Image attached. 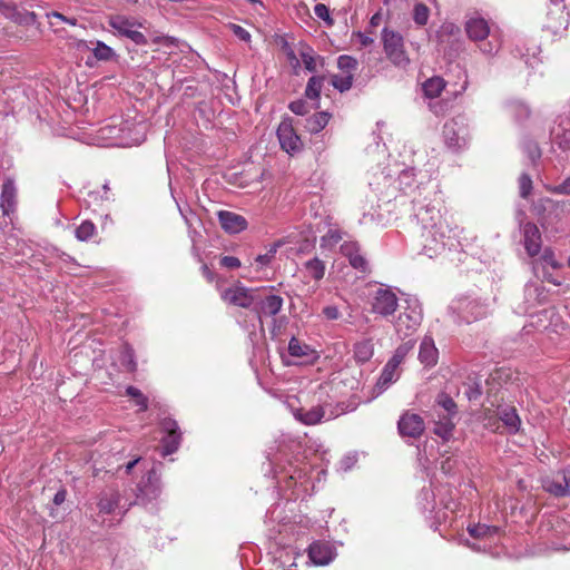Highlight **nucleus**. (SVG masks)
<instances>
[{"label":"nucleus","mask_w":570,"mask_h":570,"mask_svg":"<svg viewBox=\"0 0 570 570\" xmlns=\"http://www.w3.org/2000/svg\"><path fill=\"white\" fill-rule=\"evenodd\" d=\"M156 480L155 470H150L148 472V484L145 487H138V493L134 494L132 490H128L127 488L118 489V488H107L99 494L97 507L99 512L102 514H111L118 513L121 517L126 514V512L132 507L137 500L144 498H155L159 489L154 483L153 480Z\"/></svg>","instance_id":"nucleus-1"},{"label":"nucleus","mask_w":570,"mask_h":570,"mask_svg":"<svg viewBox=\"0 0 570 570\" xmlns=\"http://www.w3.org/2000/svg\"><path fill=\"white\" fill-rule=\"evenodd\" d=\"M381 41L383 51L391 63L399 68H406L409 66L410 58L406 55L404 39L400 32L384 27L381 32Z\"/></svg>","instance_id":"nucleus-2"},{"label":"nucleus","mask_w":570,"mask_h":570,"mask_svg":"<svg viewBox=\"0 0 570 570\" xmlns=\"http://www.w3.org/2000/svg\"><path fill=\"white\" fill-rule=\"evenodd\" d=\"M108 24L114 29L115 35L131 40L137 46H146L147 38L138 29L144 28V23L134 17L126 14H111L108 17Z\"/></svg>","instance_id":"nucleus-3"},{"label":"nucleus","mask_w":570,"mask_h":570,"mask_svg":"<svg viewBox=\"0 0 570 570\" xmlns=\"http://www.w3.org/2000/svg\"><path fill=\"white\" fill-rule=\"evenodd\" d=\"M423 313L420 302L416 298L406 301V307L401 312L394 322V328L400 337L412 335L421 325Z\"/></svg>","instance_id":"nucleus-4"},{"label":"nucleus","mask_w":570,"mask_h":570,"mask_svg":"<svg viewBox=\"0 0 570 570\" xmlns=\"http://www.w3.org/2000/svg\"><path fill=\"white\" fill-rule=\"evenodd\" d=\"M370 306L373 314L383 318L392 316L399 307V298L390 286L381 285L370 295Z\"/></svg>","instance_id":"nucleus-5"},{"label":"nucleus","mask_w":570,"mask_h":570,"mask_svg":"<svg viewBox=\"0 0 570 570\" xmlns=\"http://www.w3.org/2000/svg\"><path fill=\"white\" fill-rule=\"evenodd\" d=\"M220 298L228 305L249 308L257 299V289L248 288L240 282L220 291Z\"/></svg>","instance_id":"nucleus-6"},{"label":"nucleus","mask_w":570,"mask_h":570,"mask_svg":"<svg viewBox=\"0 0 570 570\" xmlns=\"http://www.w3.org/2000/svg\"><path fill=\"white\" fill-rule=\"evenodd\" d=\"M524 213L519 212L518 220L522 234V244L527 254L531 257L537 256L542 247L541 233L538 226L532 222H523Z\"/></svg>","instance_id":"nucleus-7"},{"label":"nucleus","mask_w":570,"mask_h":570,"mask_svg":"<svg viewBox=\"0 0 570 570\" xmlns=\"http://www.w3.org/2000/svg\"><path fill=\"white\" fill-rule=\"evenodd\" d=\"M445 238V227L421 230L423 254L433 258L444 253L446 246Z\"/></svg>","instance_id":"nucleus-8"},{"label":"nucleus","mask_w":570,"mask_h":570,"mask_svg":"<svg viewBox=\"0 0 570 570\" xmlns=\"http://www.w3.org/2000/svg\"><path fill=\"white\" fill-rule=\"evenodd\" d=\"M161 430L165 435L161 438L160 453L163 456H167L178 450L181 441V432L179 430L178 423L170 417L163 420Z\"/></svg>","instance_id":"nucleus-9"},{"label":"nucleus","mask_w":570,"mask_h":570,"mask_svg":"<svg viewBox=\"0 0 570 570\" xmlns=\"http://www.w3.org/2000/svg\"><path fill=\"white\" fill-rule=\"evenodd\" d=\"M255 317L263 327V317L275 316L283 307V298L278 295L269 294L262 297L257 289V299L253 304Z\"/></svg>","instance_id":"nucleus-10"},{"label":"nucleus","mask_w":570,"mask_h":570,"mask_svg":"<svg viewBox=\"0 0 570 570\" xmlns=\"http://www.w3.org/2000/svg\"><path fill=\"white\" fill-rule=\"evenodd\" d=\"M415 217L421 224V230L445 227L442 223L440 209L430 204L415 203Z\"/></svg>","instance_id":"nucleus-11"},{"label":"nucleus","mask_w":570,"mask_h":570,"mask_svg":"<svg viewBox=\"0 0 570 570\" xmlns=\"http://www.w3.org/2000/svg\"><path fill=\"white\" fill-rule=\"evenodd\" d=\"M459 315L465 323L475 322L484 317L488 313V306L475 298H461L458 301Z\"/></svg>","instance_id":"nucleus-12"},{"label":"nucleus","mask_w":570,"mask_h":570,"mask_svg":"<svg viewBox=\"0 0 570 570\" xmlns=\"http://www.w3.org/2000/svg\"><path fill=\"white\" fill-rule=\"evenodd\" d=\"M397 429L402 438L417 439L424 432L425 424L419 414L405 412L397 422Z\"/></svg>","instance_id":"nucleus-13"},{"label":"nucleus","mask_w":570,"mask_h":570,"mask_svg":"<svg viewBox=\"0 0 570 570\" xmlns=\"http://www.w3.org/2000/svg\"><path fill=\"white\" fill-rule=\"evenodd\" d=\"M309 560L315 566H327L336 558L335 548L326 541H314L307 549Z\"/></svg>","instance_id":"nucleus-14"},{"label":"nucleus","mask_w":570,"mask_h":570,"mask_svg":"<svg viewBox=\"0 0 570 570\" xmlns=\"http://www.w3.org/2000/svg\"><path fill=\"white\" fill-rule=\"evenodd\" d=\"M341 253L348 259L350 265L354 269L364 274L370 272L368 261L362 254L358 243L354 240H345L341 245Z\"/></svg>","instance_id":"nucleus-15"},{"label":"nucleus","mask_w":570,"mask_h":570,"mask_svg":"<svg viewBox=\"0 0 570 570\" xmlns=\"http://www.w3.org/2000/svg\"><path fill=\"white\" fill-rule=\"evenodd\" d=\"M0 13L18 24H33L37 20V14L27 10H19L17 6L9 0L0 1Z\"/></svg>","instance_id":"nucleus-16"},{"label":"nucleus","mask_w":570,"mask_h":570,"mask_svg":"<svg viewBox=\"0 0 570 570\" xmlns=\"http://www.w3.org/2000/svg\"><path fill=\"white\" fill-rule=\"evenodd\" d=\"M220 227L227 234H238L245 230L248 226L246 218L239 214L229 210H219L217 213Z\"/></svg>","instance_id":"nucleus-17"},{"label":"nucleus","mask_w":570,"mask_h":570,"mask_svg":"<svg viewBox=\"0 0 570 570\" xmlns=\"http://www.w3.org/2000/svg\"><path fill=\"white\" fill-rule=\"evenodd\" d=\"M0 207L3 216H10L17 209V187L12 178H7L2 184Z\"/></svg>","instance_id":"nucleus-18"},{"label":"nucleus","mask_w":570,"mask_h":570,"mask_svg":"<svg viewBox=\"0 0 570 570\" xmlns=\"http://www.w3.org/2000/svg\"><path fill=\"white\" fill-rule=\"evenodd\" d=\"M465 32L472 41H483L490 35L489 22L482 17H471L465 22Z\"/></svg>","instance_id":"nucleus-19"},{"label":"nucleus","mask_w":570,"mask_h":570,"mask_svg":"<svg viewBox=\"0 0 570 570\" xmlns=\"http://www.w3.org/2000/svg\"><path fill=\"white\" fill-rule=\"evenodd\" d=\"M497 415L503 423L508 433L515 434L521 428V419L514 406L499 405L497 409Z\"/></svg>","instance_id":"nucleus-20"},{"label":"nucleus","mask_w":570,"mask_h":570,"mask_svg":"<svg viewBox=\"0 0 570 570\" xmlns=\"http://www.w3.org/2000/svg\"><path fill=\"white\" fill-rule=\"evenodd\" d=\"M419 360L426 367H432L438 363L439 351L431 336H424L420 344Z\"/></svg>","instance_id":"nucleus-21"},{"label":"nucleus","mask_w":570,"mask_h":570,"mask_svg":"<svg viewBox=\"0 0 570 570\" xmlns=\"http://www.w3.org/2000/svg\"><path fill=\"white\" fill-rule=\"evenodd\" d=\"M400 368L386 363L374 386L375 394L380 395L383 392H385L393 383H395L400 379Z\"/></svg>","instance_id":"nucleus-22"},{"label":"nucleus","mask_w":570,"mask_h":570,"mask_svg":"<svg viewBox=\"0 0 570 570\" xmlns=\"http://www.w3.org/2000/svg\"><path fill=\"white\" fill-rule=\"evenodd\" d=\"M461 30L453 22H444L436 31L435 39L440 49L445 50L448 46H451L460 37Z\"/></svg>","instance_id":"nucleus-23"},{"label":"nucleus","mask_w":570,"mask_h":570,"mask_svg":"<svg viewBox=\"0 0 570 570\" xmlns=\"http://www.w3.org/2000/svg\"><path fill=\"white\" fill-rule=\"evenodd\" d=\"M294 417L305 425H314L322 421L325 415L324 407L322 405H315L309 409L299 407L293 410Z\"/></svg>","instance_id":"nucleus-24"},{"label":"nucleus","mask_w":570,"mask_h":570,"mask_svg":"<svg viewBox=\"0 0 570 570\" xmlns=\"http://www.w3.org/2000/svg\"><path fill=\"white\" fill-rule=\"evenodd\" d=\"M546 298L543 287L535 284H528L524 287V312L543 303Z\"/></svg>","instance_id":"nucleus-25"},{"label":"nucleus","mask_w":570,"mask_h":570,"mask_svg":"<svg viewBox=\"0 0 570 570\" xmlns=\"http://www.w3.org/2000/svg\"><path fill=\"white\" fill-rule=\"evenodd\" d=\"M469 534L479 540H491L499 535V528L488 524H472L468 527Z\"/></svg>","instance_id":"nucleus-26"},{"label":"nucleus","mask_w":570,"mask_h":570,"mask_svg":"<svg viewBox=\"0 0 570 570\" xmlns=\"http://www.w3.org/2000/svg\"><path fill=\"white\" fill-rule=\"evenodd\" d=\"M374 354V345L372 340H363L354 345V358L357 363L368 362Z\"/></svg>","instance_id":"nucleus-27"},{"label":"nucleus","mask_w":570,"mask_h":570,"mask_svg":"<svg viewBox=\"0 0 570 570\" xmlns=\"http://www.w3.org/2000/svg\"><path fill=\"white\" fill-rule=\"evenodd\" d=\"M446 82L441 77H432L423 82L424 95L429 98H436L444 90Z\"/></svg>","instance_id":"nucleus-28"},{"label":"nucleus","mask_w":570,"mask_h":570,"mask_svg":"<svg viewBox=\"0 0 570 570\" xmlns=\"http://www.w3.org/2000/svg\"><path fill=\"white\" fill-rule=\"evenodd\" d=\"M324 77L313 76L308 79L305 88V97L318 101L323 88Z\"/></svg>","instance_id":"nucleus-29"},{"label":"nucleus","mask_w":570,"mask_h":570,"mask_svg":"<svg viewBox=\"0 0 570 570\" xmlns=\"http://www.w3.org/2000/svg\"><path fill=\"white\" fill-rule=\"evenodd\" d=\"M343 234L337 228H330L320 239L321 248L333 249L343 239Z\"/></svg>","instance_id":"nucleus-30"},{"label":"nucleus","mask_w":570,"mask_h":570,"mask_svg":"<svg viewBox=\"0 0 570 570\" xmlns=\"http://www.w3.org/2000/svg\"><path fill=\"white\" fill-rule=\"evenodd\" d=\"M414 347V343L412 341H407L402 343L396 347L391 358L386 362L387 364L400 368V365L403 363L404 358L409 354V352Z\"/></svg>","instance_id":"nucleus-31"},{"label":"nucleus","mask_w":570,"mask_h":570,"mask_svg":"<svg viewBox=\"0 0 570 570\" xmlns=\"http://www.w3.org/2000/svg\"><path fill=\"white\" fill-rule=\"evenodd\" d=\"M277 137L279 142H295L298 139L294 131L292 121L284 119L277 128Z\"/></svg>","instance_id":"nucleus-32"},{"label":"nucleus","mask_w":570,"mask_h":570,"mask_svg":"<svg viewBox=\"0 0 570 570\" xmlns=\"http://www.w3.org/2000/svg\"><path fill=\"white\" fill-rule=\"evenodd\" d=\"M453 417L443 416L435 422L434 433L443 440H449L452 436L454 430Z\"/></svg>","instance_id":"nucleus-33"},{"label":"nucleus","mask_w":570,"mask_h":570,"mask_svg":"<svg viewBox=\"0 0 570 570\" xmlns=\"http://www.w3.org/2000/svg\"><path fill=\"white\" fill-rule=\"evenodd\" d=\"M460 131H463V128H459L458 121L453 119L446 121L443 126L445 142H459L460 139H464V137L460 135Z\"/></svg>","instance_id":"nucleus-34"},{"label":"nucleus","mask_w":570,"mask_h":570,"mask_svg":"<svg viewBox=\"0 0 570 570\" xmlns=\"http://www.w3.org/2000/svg\"><path fill=\"white\" fill-rule=\"evenodd\" d=\"M305 269L312 278L321 281L325 274V264L320 258L314 257L305 263Z\"/></svg>","instance_id":"nucleus-35"},{"label":"nucleus","mask_w":570,"mask_h":570,"mask_svg":"<svg viewBox=\"0 0 570 570\" xmlns=\"http://www.w3.org/2000/svg\"><path fill=\"white\" fill-rule=\"evenodd\" d=\"M414 177L415 173L413 167L402 169L397 178L400 189L404 193L412 190Z\"/></svg>","instance_id":"nucleus-36"},{"label":"nucleus","mask_w":570,"mask_h":570,"mask_svg":"<svg viewBox=\"0 0 570 570\" xmlns=\"http://www.w3.org/2000/svg\"><path fill=\"white\" fill-rule=\"evenodd\" d=\"M330 114L322 111L317 112L307 119V128L312 132L321 131L330 120Z\"/></svg>","instance_id":"nucleus-37"},{"label":"nucleus","mask_w":570,"mask_h":570,"mask_svg":"<svg viewBox=\"0 0 570 570\" xmlns=\"http://www.w3.org/2000/svg\"><path fill=\"white\" fill-rule=\"evenodd\" d=\"M313 351L311 350V347L305 344V343H302L299 340H297L296 337H292L289 340V343H288V353L291 356H294V357H303V356H308L309 353H312Z\"/></svg>","instance_id":"nucleus-38"},{"label":"nucleus","mask_w":570,"mask_h":570,"mask_svg":"<svg viewBox=\"0 0 570 570\" xmlns=\"http://www.w3.org/2000/svg\"><path fill=\"white\" fill-rule=\"evenodd\" d=\"M96 233V226L91 220H83L75 230V236L80 242H88Z\"/></svg>","instance_id":"nucleus-39"},{"label":"nucleus","mask_w":570,"mask_h":570,"mask_svg":"<svg viewBox=\"0 0 570 570\" xmlns=\"http://www.w3.org/2000/svg\"><path fill=\"white\" fill-rule=\"evenodd\" d=\"M91 50L94 57L100 61H109L116 56L111 47L99 40L96 41V46Z\"/></svg>","instance_id":"nucleus-40"},{"label":"nucleus","mask_w":570,"mask_h":570,"mask_svg":"<svg viewBox=\"0 0 570 570\" xmlns=\"http://www.w3.org/2000/svg\"><path fill=\"white\" fill-rule=\"evenodd\" d=\"M543 488L546 491L556 497H567L570 494V488L566 482L562 484L561 482L554 480H546Z\"/></svg>","instance_id":"nucleus-41"},{"label":"nucleus","mask_w":570,"mask_h":570,"mask_svg":"<svg viewBox=\"0 0 570 570\" xmlns=\"http://www.w3.org/2000/svg\"><path fill=\"white\" fill-rule=\"evenodd\" d=\"M551 142H570V129L563 126V121L551 129Z\"/></svg>","instance_id":"nucleus-42"},{"label":"nucleus","mask_w":570,"mask_h":570,"mask_svg":"<svg viewBox=\"0 0 570 570\" xmlns=\"http://www.w3.org/2000/svg\"><path fill=\"white\" fill-rule=\"evenodd\" d=\"M302 62L308 71H316V57L314 50L307 46H304L299 51Z\"/></svg>","instance_id":"nucleus-43"},{"label":"nucleus","mask_w":570,"mask_h":570,"mask_svg":"<svg viewBox=\"0 0 570 570\" xmlns=\"http://www.w3.org/2000/svg\"><path fill=\"white\" fill-rule=\"evenodd\" d=\"M429 16H430V10L424 3L419 2L414 6L413 20L416 24L425 26L428 23Z\"/></svg>","instance_id":"nucleus-44"},{"label":"nucleus","mask_w":570,"mask_h":570,"mask_svg":"<svg viewBox=\"0 0 570 570\" xmlns=\"http://www.w3.org/2000/svg\"><path fill=\"white\" fill-rule=\"evenodd\" d=\"M333 87L341 92L348 90L353 85V75L347 73L345 76L334 75L331 80Z\"/></svg>","instance_id":"nucleus-45"},{"label":"nucleus","mask_w":570,"mask_h":570,"mask_svg":"<svg viewBox=\"0 0 570 570\" xmlns=\"http://www.w3.org/2000/svg\"><path fill=\"white\" fill-rule=\"evenodd\" d=\"M438 404L446 412L444 416L453 417L456 414V404L446 394H441L438 399Z\"/></svg>","instance_id":"nucleus-46"},{"label":"nucleus","mask_w":570,"mask_h":570,"mask_svg":"<svg viewBox=\"0 0 570 570\" xmlns=\"http://www.w3.org/2000/svg\"><path fill=\"white\" fill-rule=\"evenodd\" d=\"M126 393L136 400V404L140 407L141 411H146L148 409V400L139 389L135 386H128L126 389Z\"/></svg>","instance_id":"nucleus-47"},{"label":"nucleus","mask_w":570,"mask_h":570,"mask_svg":"<svg viewBox=\"0 0 570 570\" xmlns=\"http://www.w3.org/2000/svg\"><path fill=\"white\" fill-rule=\"evenodd\" d=\"M357 60L351 56L343 55L337 59V66L341 70L351 73L357 68Z\"/></svg>","instance_id":"nucleus-48"},{"label":"nucleus","mask_w":570,"mask_h":570,"mask_svg":"<svg viewBox=\"0 0 570 570\" xmlns=\"http://www.w3.org/2000/svg\"><path fill=\"white\" fill-rule=\"evenodd\" d=\"M278 244H274L265 254H261L255 258V263L262 268L268 266L275 258Z\"/></svg>","instance_id":"nucleus-49"},{"label":"nucleus","mask_w":570,"mask_h":570,"mask_svg":"<svg viewBox=\"0 0 570 570\" xmlns=\"http://www.w3.org/2000/svg\"><path fill=\"white\" fill-rule=\"evenodd\" d=\"M314 13L318 19L323 20L328 27L333 26L334 20L331 17L330 9L326 4H324V3L315 4Z\"/></svg>","instance_id":"nucleus-50"},{"label":"nucleus","mask_w":570,"mask_h":570,"mask_svg":"<svg viewBox=\"0 0 570 570\" xmlns=\"http://www.w3.org/2000/svg\"><path fill=\"white\" fill-rule=\"evenodd\" d=\"M520 196L528 198L532 190V179L528 174H522L519 178Z\"/></svg>","instance_id":"nucleus-51"},{"label":"nucleus","mask_w":570,"mask_h":570,"mask_svg":"<svg viewBox=\"0 0 570 570\" xmlns=\"http://www.w3.org/2000/svg\"><path fill=\"white\" fill-rule=\"evenodd\" d=\"M121 363L127 367L128 371L132 372L136 370V362L134 358V351L129 346H125L121 352Z\"/></svg>","instance_id":"nucleus-52"},{"label":"nucleus","mask_w":570,"mask_h":570,"mask_svg":"<svg viewBox=\"0 0 570 570\" xmlns=\"http://www.w3.org/2000/svg\"><path fill=\"white\" fill-rule=\"evenodd\" d=\"M288 108L292 112H294L295 115H298V116H304V115L308 114V111H309V107H308L307 102L303 99L292 101L288 105Z\"/></svg>","instance_id":"nucleus-53"},{"label":"nucleus","mask_w":570,"mask_h":570,"mask_svg":"<svg viewBox=\"0 0 570 570\" xmlns=\"http://www.w3.org/2000/svg\"><path fill=\"white\" fill-rule=\"evenodd\" d=\"M373 31L368 29L366 32L354 31L352 38H356L363 48L370 47L374 43V39L370 36Z\"/></svg>","instance_id":"nucleus-54"},{"label":"nucleus","mask_w":570,"mask_h":570,"mask_svg":"<svg viewBox=\"0 0 570 570\" xmlns=\"http://www.w3.org/2000/svg\"><path fill=\"white\" fill-rule=\"evenodd\" d=\"M322 314L327 321H337L342 316V313L336 305H327L323 307Z\"/></svg>","instance_id":"nucleus-55"},{"label":"nucleus","mask_w":570,"mask_h":570,"mask_svg":"<svg viewBox=\"0 0 570 570\" xmlns=\"http://www.w3.org/2000/svg\"><path fill=\"white\" fill-rule=\"evenodd\" d=\"M541 259L544 264L551 266L553 269L561 267V264L557 262L554 253L551 248H546L542 253Z\"/></svg>","instance_id":"nucleus-56"},{"label":"nucleus","mask_w":570,"mask_h":570,"mask_svg":"<svg viewBox=\"0 0 570 570\" xmlns=\"http://www.w3.org/2000/svg\"><path fill=\"white\" fill-rule=\"evenodd\" d=\"M513 115L518 121L525 119L530 115V110L528 106L524 104L518 102L512 107Z\"/></svg>","instance_id":"nucleus-57"},{"label":"nucleus","mask_w":570,"mask_h":570,"mask_svg":"<svg viewBox=\"0 0 570 570\" xmlns=\"http://www.w3.org/2000/svg\"><path fill=\"white\" fill-rule=\"evenodd\" d=\"M464 394L469 401L478 400L482 394L481 385L479 383L469 384Z\"/></svg>","instance_id":"nucleus-58"},{"label":"nucleus","mask_w":570,"mask_h":570,"mask_svg":"<svg viewBox=\"0 0 570 570\" xmlns=\"http://www.w3.org/2000/svg\"><path fill=\"white\" fill-rule=\"evenodd\" d=\"M220 266L228 269H235L240 267V261L235 256H223L219 261Z\"/></svg>","instance_id":"nucleus-59"},{"label":"nucleus","mask_w":570,"mask_h":570,"mask_svg":"<svg viewBox=\"0 0 570 570\" xmlns=\"http://www.w3.org/2000/svg\"><path fill=\"white\" fill-rule=\"evenodd\" d=\"M550 190L558 195H570V176L561 184L553 186Z\"/></svg>","instance_id":"nucleus-60"},{"label":"nucleus","mask_w":570,"mask_h":570,"mask_svg":"<svg viewBox=\"0 0 570 570\" xmlns=\"http://www.w3.org/2000/svg\"><path fill=\"white\" fill-rule=\"evenodd\" d=\"M524 153L528 155L532 164H535V161L540 159L542 155L539 145H527Z\"/></svg>","instance_id":"nucleus-61"},{"label":"nucleus","mask_w":570,"mask_h":570,"mask_svg":"<svg viewBox=\"0 0 570 570\" xmlns=\"http://www.w3.org/2000/svg\"><path fill=\"white\" fill-rule=\"evenodd\" d=\"M230 29L233 31V33L239 38L240 40L243 41H249L250 39V33L244 29L243 27L238 26V24H232L230 26Z\"/></svg>","instance_id":"nucleus-62"},{"label":"nucleus","mask_w":570,"mask_h":570,"mask_svg":"<svg viewBox=\"0 0 570 570\" xmlns=\"http://www.w3.org/2000/svg\"><path fill=\"white\" fill-rule=\"evenodd\" d=\"M47 17L48 18H57L60 21L66 22L70 26H77V23H78V20L76 18L66 17L65 14H62L58 11H52V12L48 13Z\"/></svg>","instance_id":"nucleus-63"},{"label":"nucleus","mask_w":570,"mask_h":570,"mask_svg":"<svg viewBox=\"0 0 570 570\" xmlns=\"http://www.w3.org/2000/svg\"><path fill=\"white\" fill-rule=\"evenodd\" d=\"M281 149L288 156H294L302 151L304 145H279Z\"/></svg>","instance_id":"nucleus-64"}]
</instances>
